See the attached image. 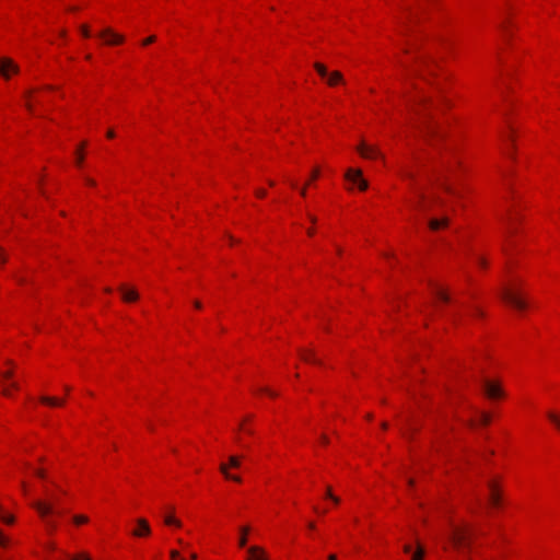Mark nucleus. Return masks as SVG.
I'll list each match as a JSON object with an SVG mask.
<instances>
[{
    "instance_id": "obj_49",
    "label": "nucleus",
    "mask_w": 560,
    "mask_h": 560,
    "mask_svg": "<svg viewBox=\"0 0 560 560\" xmlns=\"http://www.w3.org/2000/svg\"><path fill=\"white\" fill-rule=\"evenodd\" d=\"M107 137L108 138H114L115 137V132L113 130H108L107 131Z\"/></svg>"
},
{
    "instance_id": "obj_29",
    "label": "nucleus",
    "mask_w": 560,
    "mask_h": 560,
    "mask_svg": "<svg viewBox=\"0 0 560 560\" xmlns=\"http://www.w3.org/2000/svg\"><path fill=\"white\" fill-rule=\"evenodd\" d=\"M80 31H81V34H82L84 37L89 38V37L91 36V32H90L89 26H86V25H82V26L80 27Z\"/></svg>"
},
{
    "instance_id": "obj_28",
    "label": "nucleus",
    "mask_w": 560,
    "mask_h": 560,
    "mask_svg": "<svg viewBox=\"0 0 560 560\" xmlns=\"http://www.w3.org/2000/svg\"><path fill=\"white\" fill-rule=\"evenodd\" d=\"M70 560H92V559L90 558V556L82 552V553H78V555L71 557Z\"/></svg>"
},
{
    "instance_id": "obj_25",
    "label": "nucleus",
    "mask_w": 560,
    "mask_h": 560,
    "mask_svg": "<svg viewBox=\"0 0 560 560\" xmlns=\"http://www.w3.org/2000/svg\"><path fill=\"white\" fill-rule=\"evenodd\" d=\"M72 520H73V523L77 525L85 524L89 522V518L85 515H74L72 517Z\"/></svg>"
},
{
    "instance_id": "obj_21",
    "label": "nucleus",
    "mask_w": 560,
    "mask_h": 560,
    "mask_svg": "<svg viewBox=\"0 0 560 560\" xmlns=\"http://www.w3.org/2000/svg\"><path fill=\"white\" fill-rule=\"evenodd\" d=\"M547 417L556 425V428L560 431V416L550 411L547 413Z\"/></svg>"
},
{
    "instance_id": "obj_59",
    "label": "nucleus",
    "mask_w": 560,
    "mask_h": 560,
    "mask_svg": "<svg viewBox=\"0 0 560 560\" xmlns=\"http://www.w3.org/2000/svg\"><path fill=\"white\" fill-rule=\"evenodd\" d=\"M178 544L182 545V546H185V544L183 542L182 539H178Z\"/></svg>"
},
{
    "instance_id": "obj_42",
    "label": "nucleus",
    "mask_w": 560,
    "mask_h": 560,
    "mask_svg": "<svg viewBox=\"0 0 560 560\" xmlns=\"http://www.w3.org/2000/svg\"><path fill=\"white\" fill-rule=\"evenodd\" d=\"M82 161H83V155L78 152L77 164L81 165Z\"/></svg>"
},
{
    "instance_id": "obj_58",
    "label": "nucleus",
    "mask_w": 560,
    "mask_h": 560,
    "mask_svg": "<svg viewBox=\"0 0 560 560\" xmlns=\"http://www.w3.org/2000/svg\"><path fill=\"white\" fill-rule=\"evenodd\" d=\"M307 234H308V235H313V234H314V230H313V229H310V230L307 231Z\"/></svg>"
},
{
    "instance_id": "obj_6",
    "label": "nucleus",
    "mask_w": 560,
    "mask_h": 560,
    "mask_svg": "<svg viewBox=\"0 0 560 560\" xmlns=\"http://www.w3.org/2000/svg\"><path fill=\"white\" fill-rule=\"evenodd\" d=\"M97 37L104 40L107 45L121 44L124 36L115 33L112 28L106 27L97 34Z\"/></svg>"
},
{
    "instance_id": "obj_10",
    "label": "nucleus",
    "mask_w": 560,
    "mask_h": 560,
    "mask_svg": "<svg viewBox=\"0 0 560 560\" xmlns=\"http://www.w3.org/2000/svg\"><path fill=\"white\" fill-rule=\"evenodd\" d=\"M352 188L357 186L360 190H365L368 188V182L362 178V172L359 168L352 167Z\"/></svg>"
},
{
    "instance_id": "obj_24",
    "label": "nucleus",
    "mask_w": 560,
    "mask_h": 560,
    "mask_svg": "<svg viewBox=\"0 0 560 560\" xmlns=\"http://www.w3.org/2000/svg\"><path fill=\"white\" fill-rule=\"evenodd\" d=\"M314 67L322 78H326L328 75L327 69L322 63L317 62L314 65Z\"/></svg>"
},
{
    "instance_id": "obj_27",
    "label": "nucleus",
    "mask_w": 560,
    "mask_h": 560,
    "mask_svg": "<svg viewBox=\"0 0 560 560\" xmlns=\"http://www.w3.org/2000/svg\"><path fill=\"white\" fill-rule=\"evenodd\" d=\"M490 421H491V417H490L489 413L480 412V422H481V424L487 425V424L490 423Z\"/></svg>"
},
{
    "instance_id": "obj_55",
    "label": "nucleus",
    "mask_w": 560,
    "mask_h": 560,
    "mask_svg": "<svg viewBox=\"0 0 560 560\" xmlns=\"http://www.w3.org/2000/svg\"><path fill=\"white\" fill-rule=\"evenodd\" d=\"M314 511L320 514H324L326 511H319L316 506L314 508Z\"/></svg>"
},
{
    "instance_id": "obj_1",
    "label": "nucleus",
    "mask_w": 560,
    "mask_h": 560,
    "mask_svg": "<svg viewBox=\"0 0 560 560\" xmlns=\"http://www.w3.org/2000/svg\"><path fill=\"white\" fill-rule=\"evenodd\" d=\"M31 505L37 511L47 530L54 533L57 529V522L54 520L52 515H60L62 512L56 508L54 502L49 501L36 500L33 501Z\"/></svg>"
},
{
    "instance_id": "obj_11",
    "label": "nucleus",
    "mask_w": 560,
    "mask_h": 560,
    "mask_svg": "<svg viewBox=\"0 0 560 560\" xmlns=\"http://www.w3.org/2000/svg\"><path fill=\"white\" fill-rule=\"evenodd\" d=\"M248 558L247 560H268V557L262 548L258 546H252L247 550Z\"/></svg>"
},
{
    "instance_id": "obj_31",
    "label": "nucleus",
    "mask_w": 560,
    "mask_h": 560,
    "mask_svg": "<svg viewBox=\"0 0 560 560\" xmlns=\"http://www.w3.org/2000/svg\"><path fill=\"white\" fill-rule=\"evenodd\" d=\"M7 261V256L2 247H0V265Z\"/></svg>"
},
{
    "instance_id": "obj_61",
    "label": "nucleus",
    "mask_w": 560,
    "mask_h": 560,
    "mask_svg": "<svg viewBox=\"0 0 560 560\" xmlns=\"http://www.w3.org/2000/svg\"><path fill=\"white\" fill-rule=\"evenodd\" d=\"M26 106H27V108H28L30 110H32V106H31V104H30V103H27V104H26Z\"/></svg>"
},
{
    "instance_id": "obj_5",
    "label": "nucleus",
    "mask_w": 560,
    "mask_h": 560,
    "mask_svg": "<svg viewBox=\"0 0 560 560\" xmlns=\"http://www.w3.org/2000/svg\"><path fill=\"white\" fill-rule=\"evenodd\" d=\"M482 388L487 397L490 399L500 398L504 395L501 386L498 383L489 380L482 381Z\"/></svg>"
},
{
    "instance_id": "obj_52",
    "label": "nucleus",
    "mask_w": 560,
    "mask_h": 560,
    "mask_svg": "<svg viewBox=\"0 0 560 560\" xmlns=\"http://www.w3.org/2000/svg\"><path fill=\"white\" fill-rule=\"evenodd\" d=\"M11 387L14 388V389H19V385L15 382L11 383Z\"/></svg>"
},
{
    "instance_id": "obj_50",
    "label": "nucleus",
    "mask_w": 560,
    "mask_h": 560,
    "mask_svg": "<svg viewBox=\"0 0 560 560\" xmlns=\"http://www.w3.org/2000/svg\"><path fill=\"white\" fill-rule=\"evenodd\" d=\"M320 441H322V443L326 444L328 442V439L326 435H322Z\"/></svg>"
},
{
    "instance_id": "obj_18",
    "label": "nucleus",
    "mask_w": 560,
    "mask_h": 560,
    "mask_svg": "<svg viewBox=\"0 0 560 560\" xmlns=\"http://www.w3.org/2000/svg\"><path fill=\"white\" fill-rule=\"evenodd\" d=\"M433 293L435 294V296L441 300L442 302H445V303H448L450 302V296L448 294L440 287H434L433 288Z\"/></svg>"
},
{
    "instance_id": "obj_38",
    "label": "nucleus",
    "mask_w": 560,
    "mask_h": 560,
    "mask_svg": "<svg viewBox=\"0 0 560 560\" xmlns=\"http://www.w3.org/2000/svg\"><path fill=\"white\" fill-rule=\"evenodd\" d=\"M256 196L259 197V198H262L266 196V190L264 189H257L256 190Z\"/></svg>"
},
{
    "instance_id": "obj_3",
    "label": "nucleus",
    "mask_w": 560,
    "mask_h": 560,
    "mask_svg": "<svg viewBox=\"0 0 560 560\" xmlns=\"http://www.w3.org/2000/svg\"><path fill=\"white\" fill-rule=\"evenodd\" d=\"M500 294L503 301L517 310H525L527 306L526 302L512 289L503 288Z\"/></svg>"
},
{
    "instance_id": "obj_30",
    "label": "nucleus",
    "mask_w": 560,
    "mask_h": 560,
    "mask_svg": "<svg viewBox=\"0 0 560 560\" xmlns=\"http://www.w3.org/2000/svg\"><path fill=\"white\" fill-rule=\"evenodd\" d=\"M318 176H319V170L318 168H314L312 174H311V179L308 180V183H311L312 180L317 179Z\"/></svg>"
},
{
    "instance_id": "obj_62",
    "label": "nucleus",
    "mask_w": 560,
    "mask_h": 560,
    "mask_svg": "<svg viewBox=\"0 0 560 560\" xmlns=\"http://www.w3.org/2000/svg\"><path fill=\"white\" fill-rule=\"evenodd\" d=\"M85 58H86L88 60H90V59H91V55H86V56H85Z\"/></svg>"
},
{
    "instance_id": "obj_48",
    "label": "nucleus",
    "mask_w": 560,
    "mask_h": 560,
    "mask_svg": "<svg viewBox=\"0 0 560 560\" xmlns=\"http://www.w3.org/2000/svg\"><path fill=\"white\" fill-rule=\"evenodd\" d=\"M194 305H195L196 308H201L202 307V304L199 301H195Z\"/></svg>"
},
{
    "instance_id": "obj_51",
    "label": "nucleus",
    "mask_w": 560,
    "mask_h": 560,
    "mask_svg": "<svg viewBox=\"0 0 560 560\" xmlns=\"http://www.w3.org/2000/svg\"><path fill=\"white\" fill-rule=\"evenodd\" d=\"M328 560H338L336 555H329Z\"/></svg>"
},
{
    "instance_id": "obj_63",
    "label": "nucleus",
    "mask_w": 560,
    "mask_h": 560,
    "mask_svg": "<svg viewBox=\"0 0 560 560\" xmlns=\"http://www.w3.org/2000/svg\"><path fill=\"white\" fill-rule=\"evenodd\" d=\"M292 187H296V184L294 182L291 183Z\"/></svg>"
},
{
    "instance_id": "obj_43",
    "label": "nucleus",
    "mask_w": 560,
    "mask_h": 560,
    "mask_svg": "<svg viewBox=\"0 0 560 560\" xmlns=\"http://www.w3.org/2000/svg\"><path fill=\"white\" fill-rule=\"evenodd\" d=\"M478 264L481 266V267H486L487 266V262L483 258L479 257L478 258Z\"/></svg>"
},
{
    "instance_id": "obj_46",
    "label": "nucleus",
    "mask_w": 560,
    "mask_h": 560,
    "mask_svg": "<svg viewBox=\"0 0 560 560\" xmlns=\"http://www.w3.org/2000/svg\"><path fill=\"white\" fill-rule=\"evenodd\" d=\"M404 551H405L406 553L411 552V546H410V545H405V546H404Z\"/></svg>"
},
{
    "instance_id": "obj_33",
    "label": "nucleus",
    "mask_w": 560,
    "mask_h": 560,
    "mask_svg": "<svg viewBox=\"0 0 560 560\" xmlns=\"http://www.w3.org/2000/svg\"><path fill=\"white\" fill-rule=\"evenodd\" d=\"M13 375V372L12 371H5L3 373H1V377L4 378V380H10Z\"/></svg>"
},
{
    "instance_id": "obj_60",
    "label": "nucleus",
    "mask_w": 560,
    "mask_h": 560,
    "mask_svg": "<svg viewBox=\"0 0 560 560\" xmlns=\"http://www.w3.org/2000/svg\"><path fill=\"white\" fill-rule=\"evenodd\" d=\"M406 177H412V174L411 173H406L405 175Z\"/></svg>"
},
{
    "instance_id": "obj_2",
    "label": "nucleus",
    "mask_w": 560,
    "mask_h": 560,
    "mask_svg": "<svg viewBox=\"0 0 560 560\" xmlns=\"http://www.w3.org/2000/svg\"><path fill=\"white\" fill-rule=\"evenodd\" d=\"M241 466V457L240 456H236V455H232L229 457V463L228 464H224L222 463L219 467L221 474L225 477V479L228 480H233L235 482H241L242 479L240 476L237 475H232L230 471H229V468L232 467V468H238Z\"/></svg>"
},
{
    "instance_id": "obj_44",
    "label": "nucleus",
    "mask_w": 560,
    "mask_h": 560,
    "mask_svg": "<svg viewBox=\"0 0 560 560\" xmlns=\"http://www.w3.org/2000/svg\"><path fill=\"white\" fill-rule=\"evenodd\" d=\"M2 394H3L4 396H10V390H9V388H7L5 386H3V387H2Z\"/></svg>"
},
{
    "instance_id": "obj_19",
    "label": "nucleus",
    "mask_w": 560,
    "mask_h": 560,
    "mask_svg": "<svg viewBox=\"0 0 560 560\" xmlns=\"http://www.w3.org/2000/svg\"><path fill=\"white\" fill-rule=\"evenodd\" d=\"M249 533V527L247 526H244L241 528V537L238 539V546L240 547H245L246 546V542H247V534Z\"/></svg>"
},
{
    "instance_id": "obj_57",
    "label": "nucleus",
    "mask_w": 560,
    "mask_h": 560,
    "mask_svg": "<svg viewBox=\"0 0 560 560\" xmlns=\"http://www.w3.org/2000/svg\"><path fill=\"white\" fill-rule=\"evenodd\" d=\"M308 218H310V220H311L312 222H315V221H316L315 217H313V215H311V214L308 215Z\"/></svg>"
},
{
    "instance_id": "obj_34",
    "label": "nucleus",
    "mask_w": 560,
    "mask_h": 560,
    "mask_svg": "<svg viewBox=\"0 0 560 560\" xmlns=\"http://www.w3.org/2000/svg\"><path fill=\"white\" fill-rule=\"evenodd\" d=\"M260 392L266 393V394H268V395H269V396H271V397H276V396H277V394H276L275 392L270 390V389H269V388H267V387H262V388H260Z\"/></svg>"
},
{
    "instance_id": "obj_40",
    "label": "nucleus",
    "mask_w": 560,
    "mask_h": 560,
    "mask_svg": "<svg viewBox=\"0 0 560 560\" xmlns=\"http://www.w3.org/2000/svg\"><path fill=\"white\" fill-rule=\"evenodd\" d=\"M85 183H86L88 185H90V186H95V184H96V183H95V180H94V179H92V178H90V177H86V178H85Z\"/></svg>"
},
{
    "instance_id": "obj_15",
    "label": "nucleus",
    "mask_w": 560,
    "mask_h": 560,
    "mask_svg": "<svg viewBox=\"0 0 560 560\" xmlns=\"http://www.w3.org/2000/svg\"><path fill=\"white\" fill-rule=\"evenodd\" d=\"M448 224V219L447 218H442V219H431L429 221V228L433 231H436L439 230L440 228H444Z\"/></svg>"
},
{
    "instance_id": "obj_23",
    "label": "nucleus",
    "mask_w": 560,
    "mask_h": 560,
    "mask_svg": "<svg viewBox=\"0 0 560 560\" xmlns=\"http://www.w3.org/2000/svg\"><path fill=\"white\" fill-rule=\"evenodd\" d=\"M423 557H424V550L420 545H418L416 552L412 553L411 560H422Z\"/></svg>"
},
{
    "instance_id": "obj_22",
    "label": "nucleus",
    "mask_w": 560,
    "mask_h": 560,
    "mask_svg": "<svg viewBox=\"0 0 560 560\" xmlns=\"http://www.w3.org/2000/svg\"><path fill=\"white\" fill-rule=\"evenodd\" d=\"M164 523L166 525H174V526H177V527H180L182 523L176 520L174 516L172 515H166L165 518H164Z\"/></svg>"
},
{
    "instance_id": "obj_26",
    "label": "nucleus",
    "mask_w": 560,
    "mask_h": 560,
    "mask_svg": "<svg viewBox=\"0 0 560 560\" xmlns=\"http://www.w3.org/2000/svg\"><path fill=\"white\" fill-rule=\"evenodd\" d=\"M441 180V186L443 187V189L445 191H447L448 194L451 195H455V191L453 190V188L446 183V179L445 178H440Z\"/></svg>"
},
{
    "instance_id": "obj_9",
    "label": "nucleus",
    "mask_w": 560,
    "mask_h": 560,
    "mask_svg": "<svg viewBox=\"0 0 560 560\" xmlns=\"http://www.w3.org/2000/svg\"><path fill=\"white\" fill-rule=\"evenodd\" d=\"M137 527L131 532L135 537H147L151 533V527L147 520L138 518L136 521Z\"/></svg>"
},
{
    "instance_id": "obj_45",
    "label": "nucleus",
    "mask_w": 560,
    "mask_h": 560,
    "mask_svg": "<svg viewBox=\"0 0 560 560\" xmlns=\"http://www.w3.org/2000/svg\"><path fill=\"white\" fill-rule=\"evenodd\" d=\"M307 527L310 530H314L316 526L314 522H308Z\"/></svg>"
},
{
    "instance_id": "obj_53",
    "label": "nucleus",
    "mask_w": 560,
    "mask_h": 560,
    "mask_svg": "<svg viewBox=\"0 0 560 560\" xmlns=\"http://www.w3.org/2000/svg\"><path fill=\"white\" fill-rule=\"evenodd\" d=\"M345 177H346V179H349V178H350V170H348V171L346 172Z\"/></svg>"
},
{
    "instance_id": "obj_36",
    "label": "nucleus",
    "mask_w": 560,
    "mask_h": 560,
    "mask_svg": "<svg viewBox=\"0 0 560 560\" xmlns=\"http://www.w3.org/2000/svg\"><path fill=\"white\" fill-rule=\"evenodd\" d=\"M327 498L331 499L335 503L339 502V499L335 497L330 490L327 491Z\"/></svg>"
},
{
    "instance_id": "obj_47",
    "label": "nucleus",
    "mask_w": 560,
    "mask_h": 560,
    "mask_svg": "<svg viewBox=\"0 0 560 560\" xmlns=\"http://www.w3.org/2000/svg\"><path fill=\"white\" fill-rule=\"evenodd\" d=\"M21 487H22V490H23L24 494H27L26 483L24 481L21 482Z\"/></svg>"
},
{
    "instance_id": "obj_56",
    "label": "nucleus",
    "mask_w": 560,
    "mask_h": 560,
    "mask_svg": "<svg viewBox=\"0 0 560 560\" xmlns=\"http://www.w3.org/2000/svg\"><path fill=\"white\" fill-rule=\"evenodd\" d=\"M190 558H191L192 560H195V559H197V555L192 552V553H190Z\"/></svg>"
},
{
    "instance_id": "obj_7",
    "label": "nucleus",
    "mask_w": 560,
    "mask_h": 560,
    "mask_svg": "<svg viewBox=\"0 0 560 560\" xmlns=\"http://www.w3.org/2000/svg\"><path fill=\"white\" fill-rule=\"evenodd\" d=\"M417 200L411 205V207L419 211H428L431 208V205L435 201V198L432 200L421 190L416 191Z\"/></svg>"
},
{
    "instance_id": "obj_39",
    "label": "nucleus",
    "mask_w": 560,
    "mask_h": 560,
    "mask_svg": "<svg viewBox=\"0 0 560 560\" xmlns=\"http://www.w3.org/2000/svg\"><path fill=\"white\" fill-rule=\"evenodd\" d=\"M425 103L424 97H419L417 101H415V106L422 105Z\"/></svg>"
},
{
    "instance_id": "obj_17",
    "label": "nucleus",
    "mask_w": 560,
    "mask_h": 560,
    "mask_svg": "<svg viewBox=\"0 0 560 560\" xmlns=\"http://www.w3.org/2000/svg\"><path fill=\"white\" fill-rule=\"evenodd\" d=\"M300 357L305 362H312V363H315V364H319L320 363L318 360H316L314 358V354L310 350H301L300 351Z\"/></svg>"
},
{
    "instance_id": "obj_20",
    "label": "nucleus",
    "mask_w": 560,
    "mask_h": 560,
    "mask_svg": "<svg viewBox=\"0 0 560 560\" xmlns=\"http://www.w3.org/2000/svg\"><path fill=\"white\" fill-rule=\"evenodd\" d=\"M40 401L44 402V404H47L49 406H60V405H62L61 400H58L57 398L48 397V396H43L40 398Z\"/></svg>"
},
{
    "instance_id": "obj_54",
    "label": "nucleus",
    "mask_w": 560,
    "mask_h": 560,
    "mask_svg": "<svg viewBox=\"0 0 560 560\" xmlns=\"http://www.w3.org/2000/svg\"><path fill=\"white\" fill-rule=\"evenodd\" d=\"M419 62H420L421 65H422V63L424 65V63H427V60H425L423 57H421V58H419Z\"/></svg>"
},
{
    "instance_id": "obj_12",
    "label": "nucleus",
    "mask_w": 560,
    "mask_h": 560,
    "mask_svg": "<svg viewBox=\"0 0 560 560\" xmlns=\"http://www.w3.org/2000/svg\"><path fill=\"white\" fill-rule=\"evenodd\" d=\"M488 487H489V490H490V497H489L490 503L493 506H499L501 499H500V493H499V490L497 488V485L493 481H489L488 482Z\"/></svg>"
},
{
    "instance_id": "obj_14",
    "label": "nucleus",
    "mask_w": 560,
    "mask_h": 560,
    "mask_svg": "<svg viewBox=\"0 0 560 560\" xmlns=\"http://www.w3.org/2000/svg\"><path fill=\"white\" fill-rule=\"evenodd\" d=\"M327 83L331 86H335L339 83H345L342 74L339 71H334L326 77Z\"/></svg>"
},
{
    "instance_id": "obj_13",
    "label": "nucleus",
    "mask_w": 560,
    "mask_h": 560,
    "mask_svg": "<svg viewBox=\"0 0 560 560\" xmlns=\"http://www.w3.org/2000/svg\"><path fill=\"white\" fill-rule=\"evenodd\" d=\"M119 289L121 291L122 300L124 301H126V302H133V301L138 300L139 295H138L136 290L127 289L125 285H121Z\"/></svg>"
},
{
    "instance_id": "obj_16",
    "label": "nucleus",
    "mask_w": 560,
    "mask_h": 560,
    "mask_svg": "<svg viewBox=\"0 0 560 560\" xmlns=\"http://www.w3.org/2000/svg\"><path fill=\"white\" fill-rule=\"evenodd\" d=\"M358 151L360 152V154L363 156V158H366V159H370V158H374L375 154H376V151L371 148V147H368L365 144H360V147L358 148Z\"/></svg>"
},
{
    "instance_id": "obj_41",
    "label": "nucleus",
    "mask_w": 560,
    "mask_h": 560,
    "mask_svg": "<svg viewBox=\"0 0 560 560\" xmlns=\"http://www.w3.org/2000/svg\"><path fill=\"white\" fill-rule=\"evenodd\" d=\"M310 185V183L307 182L306 185L304 187L301 188L300 190V194L301 196L305 197L306 196V186Z\"/></svg>"
},
{
    "instance_id": "obj_8",
    "label": "nucleus",
    "mask_w": 560,
    "mask_h": 560,
    "mask_svg": "<svg viewBox=\"0 0 560 560\" xmlns=\"http://www.w3.org/2000/svg\"><path fill=\"white\" fill-rule=\"evenodd\" d=\"M9 71H12L13 73L19 72V66L13 62L10 58H1L0 59V73L5 79L9 78Z\"/></svg>"
},
{
    "instance_id": "obj_37",
    "label": "nucleus",
    "mask_w": 560,
    "mask_h": 560,
    "mask_svg": "<svg viewBox=\"0 0 560 560\" xmlns=\"http://www.w3.org/2000/svg\"><path fill=\"white\" fill-rule=\"evenodd\" d=\"M423 132H424L427 136H429L430 133H433V132H434V129H433V127H431V126H427V127H424Z\"/></svg>"
},
{
    "instance_id": "obj_32",
    "label": "nucleus",
    "mask_w": 560,
    "mask_h": 560,
    "mask_svg": "<svg viewBox=\"0 0 560 560\" xmlns=\"http://www.w3.org/2000/svg\"><path fill=\"white\" fill-rule=\"evenodd\" d=\"M155 42V36H149L148 38H145L143 42H142V45H150L152 43Z\"/></svg>"
},
{
    "instance_id": "obj_4",
    "label": "nucleus",
    "mask_w": 560,
    "mask_h": 560,
    "mask_svg": "<svg viewBox=\"0 0 560 560\" xmlns=\"http://www.w3.org/2000/svg\"><path fill=\"white\" fill-rule=\"evenodd\" d=\"M470 532L467 528L455 527L452 532L451 539L455 548L464 549L468 546Z\"/></svg>"
},
{
    "instance_id": "obj_35",
    "label": "nucleus",
    "mask_w": 560,
    "mask_h": 560,
    "mask_svg": "<svg viewBox=\"0 0 560 560\" xmlns=\"http://www.w3.org/2000/svg\"><path fill=\"white\" fill-rule=\"evenodd\" d=\"M35 474L37 477L42 478V479H45L46 478V472L44 469H36L35 470Z\"/></svg>"
}]
</instances>
